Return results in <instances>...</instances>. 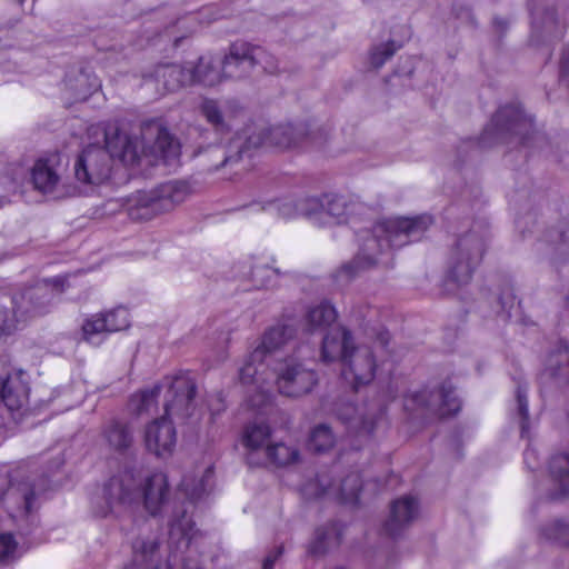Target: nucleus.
I'll return each mask as SVG.
<instances>
[{
	"label": "nucleus",
	"instance_id": "1a4fd4ad",
	"mask_svg": "<svg viewBox=\"0 0 569 569\" xmlns=\"http://www.w3.org/2000/svg\"><path fill=\"white\" fill-rule=\"evenodd\" d=\"M408 410L421 409L429 416L445 418L456 415L461 407L450 381H443L437 388H425L406 397Z\"/></svg>",
	"mask_w": 569,
	"mask_h": 569
},
{
	"label": "nucleus",
	"instance_id": "5701e85b",
	"mask_svg": "<svg viewBox=\"0 0 569 569\" xmlns=\"http://www.w3.org/2000/svg\"><path fill=\"white\" fill-rule=\"evenodd\" d=\"M151 191L161 214L172 211L191 194L189 183L180 180L162 183Z\"/></svg>",
	"mask_w": 569,
	"mask_h": 569
},
{
	"label": "nucleus",
	"instance_id": "0eeeda50",
	"mask_svg": "<svg viewBox=\"0 0 569 569\" xmlns=\"http://www.w3.org/2000/svg\"><path fill=\"white\" fill-rule=\"evenodd\" d=\"M276 67V59L266 49L243 40H237L229 46L226 53L206 54L199 58L198 66L192 71H218L226 69L270 71Z\"/></svg>",
	"mask_w": 569,
	"mask_h": 569
},
{
	"label": "nucleus",
	"instance_id": "72a5a7b5",
	"mask_svg": "<svg viewBox=\"0 0 569 569\" xmlns=\"http://www.w3.org/2000/svg\"><path fill=\"white\" fill-rule=\"evenodd\" d=\"M263 457L277 467H287L299 460L300 453L296 447L282 442L266 447Z\"/></svg>",
	"mask_w": 569,
	"mask_h": 569
},
{
	"label": "nucleus",
	"instance_id": "58836bf2",
	"mask_svg": "<svg viewBox=\"0 0 569 569\" xmlns=\"http://www.w3.org/2000/svg\"><path fill=\"white\" fill-rule=\"evenodd\" d=\"M268 360H256L252 359V351L246 358L244 363L239 369V379L243 385H257L262 386L266 381L262 378V368Z\"/></svg>",
	"mask_w": 569,
	"mask_h": 569
},
{
	"label": "nucleus",
	"instance_id": "a878e982",
	"mask_svg": "<svg viewBox=\"0 0 569 569\" xmlns=\"http://www.w3.org/2000/svg\"><path fill=\"white\" fill-rule=\"evenodd\" d=\"M550 473L555 482L556 491L551 499L569 497V451L555 455L549 465Z\"/></svg>",
	"mask_w": 569,
	"mask_h": 569
},
{
	"label": "nucleus",
	"instance_id": "393cba45",
	"mask_svg": "<svg viewBox=\"0 0 569 569\" xmlns=\"http://www.w3.org/2000/svg\"><path fill=\"white\" fill-rule=\"evenodd\" d=\"M238 268L240 277L249 280L254 289L268 287L278 274V270L267 263L250 260L239 263Z\"/></svg>",
	"mask_w": 569,
	"mask_h": 569
},
{
	"label": "nucleus",
	"instance_id": "4d7b16f0",
	"mask_svg": "<svg viewBox=\"0 0 569 569\" xmlns=\"http://www.w3.org/2000/svg\"><path fill=\"white\" fill-rule=\"evenodd\" d=\"M282 553V547H279L277 551L273 555H269L266 557L262 569H273V565L277 560V558Z\"/></svg>",
	"mask_w": 569,
	"mask_h": 569
},
{
	"label": "nucleus",
	"instance_id": "423d86ee",
	"mask_svg": "<svg viewBox=\"0 0 569 569\" xmlns=\"http://www.w3.org/2000/svg\"><path fill=\"white\" fill-rule=\"evenodd\" d=\"M488 240L489 231L475 227L457 239L448 258V282L461 287L471 281L486 252Z\"/></svg>",
	"mask_w": 569,
	"mask_h": 569
},
{
	"label": "nucleus",
	"instance_id": "603ef678",
	"mask_svg": "<svg viewBox=\"0 0 569 569\" xmlns=\"http://www.w3.org/2000/svg\"><path fill=\"white\" fill-rule=\"evenodd\" d=\"M189 520L186 518V515L183 513L181 520H173L170 523V530L171 533H173L176 530L180 531L182 536L187 535V531L189 529Z\"/></svg>",
	"mask_w": 569,
	"mask_h": 569
},
{
	"label": "nucleus",
	"instance_id": "680f3d73",
	"mask_svg": "<svg viewBox=\"0 0 569 569\" xmlns=\"http://www.w3.org/2000/svg\"><path fill=\"white\" fill-rule=\"evenodd\" d=\"M182 38H174L173 39V47H178L179 46V42L181 41Z\"/></svg>",
	"mask_w": 569,
	"mask_h": 569
},
{
	"label": "nucleus",
	"instance_id": "aec40b11",
	"mask_svg": "<svg viewBox=\"0 0 569 569\" xmlns=\"http://www.w3.org/2000/svg\"><path fill=\"white\" fill-rule=\"evenodd\" d=\"M0 398L10 411L19 410L28 403L29 387L21 371L8 375L6 379L0 378Z\"/></svg>",
	"mask_w": 569,
	"mask_h": 569
},
{
	"label": "nucleus",
	"instance_id": "f3484780",
	"mask_svg": "<svg viewBox=\"0 0 569 569\" xmlns=\"http://www.w3.org/2000/svg\"><path fill=\"white\" fill-rule=\"evenodd\" d=\"M161 74L154 78L153 73H148L144 77L146 84L162 81L167 92H174L182 87L183 83L202 84L204 87H214L221 83L227 77L226 73H157Z\"/></svg>",
	"mask_w": 569,
	"mask_h": 569
},
{
	"label": "nucleus",
	"instance_id": "4be33fe9",
	"mask_svg": "<svg viewBox=\"0 0 569 569\" xmlns=\"http://www.w3.org/2000/svg\"><path fill=\"white\" fill-rule=\"evenodd\" d=\"M271 428L266 422H250L248 423L241 435V443L248 451V460L250 463L259 465L254 455L262 452L264 455L266 447L270 446Z\"/></svg>",
	"mask_w": 569,
	"mask_h": 569
},
{
	"label": "nucleus",
	"instance_id": "bf43d9fd",
	"mask_svg": "<svg viewBox=\"0 0 569 569\" xmlns=\"http://www.w3.org/2000/svg\"><path fill=\"white\" fill-rule=\"evenodd\" d=\"M493 24L500 30H506L508 27V22L502 18H495Z\"/></svg>",
	"mask_w": 569,
	"mask_h": 569
},
{
	"label": "nucleus",
	"instance_id": "9b49d317",
	"mask_svg": "<svg viewBox=\"0 0 569 569\" xmlns=\"http://www.w3.org/2000/svg\"><path fill=\"white\" fill-rule=\"evenodd\" d=\"M273 371L279 392L287 397L305 396L318 383L316 370L296 357L283 359L273 368Z\"/></svg>",
	"mask_w": 569,
	"mask_h": 569
},
{
	"label": "nucleus",
	"instance_id": "bb28decb",
	"mask_svg": "<svg viewBox=\"0 0 569 569\" xmlns=\"http://www.w3.org/2000/svg\"><path fill=\"white\" fill-rule=\"evenodd\" d=\"M338 416L357 435L369 436L375 429L376 413H363L353 405H347Z\"/></svg>",
	"mask_w": 569,
	"mask_h": 569
},
{
	"label": "nucleus",
	"instance_id": "e2e57ef3",
	"mask_svg": "<svg viewBox=\"0 0 569 569\" xmlns=\"http://www.w3.org/2000/svg\"><path fill=\"white\" fill-rule=\"evenodd\" d=\"M183 569H200L197 566L184 565Z\"/></svg>",
	"mask_w": 569,
	"mask_h": 569
},
{
	"label": "nucleus",
	"instance_id": "13d9d810",
	"mask_svg": "<svg viewBox=\"0 0 569 569\" xmlns=\"http://www.w3.org/2000/svg\"><path fill=\"white\" fill-rule=\"evenodd\" d=\"M559 71H569V48H565L561 52Z\"/></svg>",
	"mask_w": 569,
	"mask_h": 569
},
{
	"label": "nucleus",
	"instance_id": "5fc2aeb1",
	"mask_svg": "<svg viewBox=\"0 0 569 569\" xmlns=\"http://www.w3.org/2000/svg\"><path fill=\"white\" fill-rule=\"evenodd\" d=\"M390 341V333L387 330H381L377 333L375 345L379 347L380 349L385 350L387 349Z\"/></svg>",
	"mask_w": 569,
	"mask_h": 569
},
{
	"label": "nucleus",
	"instance_id": "dca6fc26",
	"mask_svg": "<svg viewBox=\"0 0 569 569\" xmlns=\"http://www.w3.org/2000/svg\"><path fill=\"white\" fill-rule=\"evenodd\" d=\"M419 502L412 496H403L390 506V516L385 530L391 537L400 536L419 516Z\"/></svg>",
	"mask_w": 569,
	"mask_h": 569
},
{
	"label": "nucleus",
	"instance_id": "49530a36",
	"mask_svg": "<svg viewBox=\"0 0 569 569\" xmlns=\"http://www.w3.org/2000/svg\"><path fill=\"white\" fill-rule=\"evenodd\" d=\"M20 321L22 320L19 313L14 311V313L11 315L8 309L0 307V337L13 333Z\"/></svg>",
	"mask_w": 569,
	"mask_h": 569
},
{
	"label": "nucleus",
	"instance_id": "0e129e2a",
	"mask_svg": "<svg viewBox=\"0 0 569 569\" xmlns=\"http://www.w3.org/2000/svg\"><path fill=\"white\" fill-rule=\"evenodd\" d=\"M163 36H164V37H167V38H168V40H171L170 36L168 34V30H166V32H164V34H163Z\"/></svg>",
	"mask_w": 569,
	"mask_h": 569
},
{
	"label": "nucleus",
	"instance_id": "f257e3e1",
	"mask_svg": "<svg viewBox=\"0 0 569 569\" xmlns=\"http://www.w3.org/2000/svg\"><path fill=\"white\" fill-rule=\"evenodd\" d=\"M180 156V143L167 128L157 121H149L141 127V136L117 134L106 137V147L90 144L82 150L74 162V177L84 184H101L112 171L113 158L127 166H134L142 160L149 166L160 162L171 164Z\"/></svg>",
	"mask_w": 569,
	"mask_h": 569
},
{
	"label": "nucleus",
	"instance_id": "a211bd4d",
	"mask_svg": "<svg viewBox=\"0 0 569 569\" xmlns=\"http://www.w3.org/2000/svg\"><path fill=\"white\" fill-rule=\"evenodd\" d=\"M317 483L320 488L317 496H328L343 503H356L362 487V480L358 472L348 475L339 485L329 482L326 476L318 477Z\"/></svg>",
	"mask_w": 569,
	"mask_h": 569
},
{
	"label": "nucleus",
	"instance_id": "f704fd0d",
	"mask_svg": "<svg viewBox=\"0 0 569 569\" xmlns=\"http://www.w3.org/2000/svg\"><path fill=\"white\" fill-rule=\"evenodd\" d=\"M34 187L42 192H51L59 182V176L47 160H38L32 169Z\"/></svg>",
	"mask_w": 569,
	"mask_h": 569
},
{
	"label": "nucleus",
	"instance_id": "2eb2a0df",
	"mask_svg": "<svg viewBox=\"0 0 569 569\" xmlns=\"http://www.w3.org/2000/svg\"><path fill=\"white\" fill-rule=\"evenodd\" d=\"M142 496L144 509L151 516H158L169 502L170 488L166 473L154 472L140 479L139 496Z\"/></svg>",
	"mask_w": 569,
	"mask_h": 569
},
{
	"label": "nucleus",
	"instance_id": "a19ab883",
	"mask_svg": "<svg viewBox=\"0 0 569 569\" xmlns=\"http://www.w3.org/2000/svg\"><path fill=\"white\" fill-rule=\"evenodd\" d=\"M569 368V347L565 343L551 351L546 359V370L550 376L556 377L562 370Z\"/></svg>",
	"mask_w": 569,
	"mask_h": 569
},
{
	"label": "nucleus",
	"instance_id": "864d4df0",
	"mask_svg": "<svg viewBox=\"0 0 569 569\" xmlns=\"http://www.w3.org/2000/svg\"><path fill=\"white\" fill-rule=\"evenodd\" d=\"M516 296L512 292V289H508L506 293H502L499 297V302L503 310H510L515 305Z\"/></svg>",
	"mask_w": 569,
	"mask_h": 569
},
{
	"label": "nucleus",
	"instance_id": "ddd939ff",
	"mask_svg": "<svg viewBox=\"0 0 569 569\" xmlns=\"http://www.w3.org/2000/svg\"><path fill=\"white\" fill-rule=\"evenodd\" d=\"M198 111L214 134L222 137L231 132L232 121L242 112V108L236 101L228 100L221 103L216 99L203 98L198 106Z\"/></svg>",
	"mask_w": 569,
	"mask_h": 569
},
{
	"label": "nucleus",
	"instance_id": "20e7f679",
	"mask_svg": "<svg viewBox=\"0 0 569 569\" xmlns=\"http://www.w3.org/2000/svg\"><path fill=\"white\" fill-rule=\"evenodd\" d=\"M164 400V416L153 420L146 428L144 442L148 451L157 457L170 456L176 447L177 437L172 419H186L192 415L196 383L188 373H178L168 378Z\"/></svg>",
	"mask_w": 569,
	"mask_h": 569
},
{
	"label": "nucleus",
	"instance_id": "4c0bfd02",
	"mask_svg": "<svg viewBox=\"0 0 569 569\" xmlns=\"http://www.w3.org/2000/svg\"><path fill=\"white\" fill-rule=\"evenodd\" d=\"M211 477V468H207L198 480L190 476H184L179 485V490L182 491L189 500L196 501L207 492L208 481Z\"/></svg>",
	"mask_w": 569,
	"mask_h": 569
},
{
	"label": "nucleus",
	"instance_id": "f8f14e48",
	"mask_svg": "<svg viewBox=\"0 0 569 569\" xmlns=\"http://www.w3.org/2000/svg\"><path fill=\"white\" fill-rule=\"evenodd\" d=\"M377 370V360L372 347H355L342 363L343 379L357 390L370 383Z\"/></svg>",
	"mask_w": 569,
	"mask_h": 569
},
{
	"label": "nucleus",
	"instance_id": "7c9ffc66",
	"mask_svg": "<svg viewBox=\"0 0 569 569\" xmlns=\"http://www.w3.org/2000/svg\"><path fill=\"white\" fill-rule=\"evenodd\" d=\"M66 87L77 101L86 100L101 87L96 73H71L66 79Z\"/></svg>",
	"mask_w": 569,
	"mask_h": 569
},
{
	"label": "nucleus",
	"instance_id": "9d476101",
	"mask_svg": "<svg viewBox=\"0 0 569 569\" xmlns=\"http://www.w3.org/2000/svg\"><path fill=\"white\" fill-rule=\"evenodd\" d=\"M66 278L44 279L26 289L14 298L16 312L21 320L46 315L50 311L54 297L64 290Z\"/></svg>",
	"mask_w": 569,
	"mask_h": 569
},
{
	"label": "nucleus",
	"instance_id": "37998d69",
	"mask_svg": "<svg viewBox=\"0 0 569 569\" xmlns=\"http://www.w3.org/2000/svg\"><path fill=\"white\" fill-rule=\"evenodd\" d=\"M400 48L401 44H397L395 41L373 46L369 52L371 67L376 69L381 68Z\"/></svg>",
	"mask_w": 569,
	"mask_h": 569
},
{
	"label": "nucleus",
	"instance_id": "473e14b6",
	"mask_svg": "<svg viewBox=\"0 0 569 569\" xmlns=\"http://www.w3.org/2000/svg\"><path fill=\"white\" fill-rule=\"evenodd\" d=\"M306 325L310 331L322 330L331 326L337 319L336 309L327 303L321 302L311 307L306 315Z\"/></svg>",
	"mask_w": 569,
	"mask_h": 569
},
{
	"label": "nucleus",
	"instance_id": "4468645a",
	"mask_svg": "<svg viewBox=\"0 0 569 569\" xmlns=\"http://www.w3.org/2000/svg\"><path fill=\"white\" fill-rule=\"evenodd\" d=\"M293 323L278 322L264 330L259 343L252 350V359L269 360L283 350L296 337Z\"/></svg>",
	"mask_w": 569,
	"mask_h": 569
},
{
	"label": "nucleus",
	"instance_id": "c85d7f7f",
	"mask_svg": "<svg viewBox=\"0 0 569 569\" xmlns=\"http://www.w3.org/2000/svg\"><path fill=\"white\" fill-rule=\"evenodd\" d=\"M161 387L153 386L151 389H143L133 393L128 402V410L136 417L148 416L157 409L158 397Z\"/></svg>",
	"mask_w": 569,
	"mask_h": 569
},
{
	"label": "nucleus",
	"instance_id": "f03ea898",
	"mask_svg": "<svg viewBox=\"0 0 569 569\" xmlns=\"http://www.w3.org/2000/svg\"><path fill=\"white\" fill-rule=\"evenodd\" d=\"M432 217L419 214L415 217H396L377 223L371 232L362 238L359 252L355 259L341 267L340 279H349L359 271L367 270L379 263V257L390 248H402L422 239L432 224Z\"/></svg>",
	"mask_w": 569,
	"mask_h": 569
},
{
	"label": "nucleus",
	"instance_id": "09e8293b",
	"mask_svg": "<svg viewBox=\"0 0 569 569\" xmlns=\"http://www.w3.org/2000/svg\"><path fill=\"white\" fill-rule=\"evenodd\" d=\"M280 216L283 218H295L299 216L297 199H287L277 204Z\"/></svg>",
	"mask_w": 569,
	"mask_h": 569
},
{
	"label": "nucleus",
	"instance_id": "b1692460",
	"mask_svg": "<svg viewBox=\"0 0 569 569\" xmlns=\"http://www.w3.org/2000/svg\"><path fill=\"white\" fill-rule=\"evenodd\" d=\"M3 501L8 508L16 506L12 517L28 516L33 510L34 490L29 483H11L3 493Z\"/></svg>",
	"mask_w": 569,
	"mask_h": 569
},
{
	"label": "nucleus",
	"instance_id": "e433bc0d",
	"mask_svg": "<svg viewBox=\"0 0 569 569\" xmlns=\"http://www.w3.org/2000/svg\"><path fill=\"white\" fill-rule=\"evenodd\" d=\"M101 312L87 318L81 327L82 338L88 343L99 346L108 333Z\"/></svg>",
	"mask_w": 569,
	"mask_h": 569
},
{
	"label": "nucleus",
	"instance_id": "412c9836",
	"mask_svg": "<svg viewBox=\"0 0 569 569\" xmlns=\"http://www.w3.org/2000/svg\"><path fill=\"white\" fill-rule=\"evenodd\" d=\"M122 207L132 221H149L161 214L151 190L137 191L123 200Z\"/></svg>",
	"mask_w": 569,
	"mask_h": 569
},
{
	"label": "nucleus",
	"instance_id": "6e6d98bb",
	"mask_svg": "<svg viewBox=\"0 0 569 569\" xmlns=\"http://www.w3.org/2000/svg\"><path fill=\"white\" fill-rule=\"evenodd\" d=\"M525 463L530 468L535 469L537 467V452L532 448H527L525 450Z\"/></svg>",
	"mask_w": 569,
	"mask_h": 569
},
{
	"label": "nucleus",
	"instance_id": "39448f33",
	"mask_svg": "<svg viewBox=\"0 0 569 569\" xmlns=\"http://www.w3.org/2000/svg\"><path fill=\"white\" fill-rule=\"evenodd\" d=\"M140 476L133 468H126L112 476L90 500L91 512L97 518L119 517L139 499Z\"/></svg>",
	"mask_w": 569,
	"mask_h": 569
},
{
	"label": "nucleus",
	"instance_id": "c756f323",
	"mask_svg": "<svg viewBox=\"0 0 569 569\" xmlns=\"http://www.w3.org/2000/svg\"><path fill=\"white\" fill-rule=\"evenodd\" d=\"M102 436L109 447L117 451L127 450L133 441L129 427L116 419L103 427Z\"/></svg>",
	"mask_w": 569,
	"mask_h": 569
},
{
	"label": "nucleus",
	"instance_id": "de8ad7c7",
	"mask_svg": "<svg viewBox=\"0 0 569 569\" xmlns=\"http://www.w3.org/2000/svg\"><path fill=\"white\" fill-rule=\"evenodd\" d=\"M17 550V542L12 535L3 533L0 535V560L10 561L14 558Z\"/></svg>",
	"mask_w": 569,
	"mask_h": 569
},
{
	"label": "nucleus",
	"instance_id": "79ce46f5",
	"mask_svg": "<svg viewBox=\"0 0 569 569\" xmlns=\"http://www.w3.org/2000/svg\"><path fill=\"white\" fill-rule=\"evenodd\" d=\"M108 333L124 330L130 326L129 311L126 308L118 307L108 312H101Z\"/></svg>",
	"mask_w": 569,
	"mask_h": 569
},
{
	"label": "nucleus",
	"instance_id": "ea45409f",
	"mask_svg": "<svg viewBox=\"0 0 569 569\" xmlns=\"http://www.w3.org/2000/svg\"><path fill=\"white\" fill-rule=\"evenodd\" d=\"M336 442V436L331 428L326 423L316 426L310 433L309 447L313 451L325 452L333 447Z\"/></svg>",
	"mask_w": 569,
	"mask_h": 569
},
{
	"label": "nucleus",
	"instance_id": "c9c22d12",
	"mask_svg": "<svg viewBox=\"0 0 569 569\" xmlns=\"http://www.w3.org/2000/svg\"><path fill=\"white\" fill-rule=\"evenodd\" d=\"M540 533L546 540L569 549V519H553L541 527Z\"/></svg>",
	"mask_w": 569,
	"mask_h": 569
},
{
	"label": "nucleus",
	"instance_id": "2f4dec72",
	"mask_svg": "<svg viewBox=\"0 0 569 569\" xmlns=\"http://www.w3.org/2000/svg\"><path fill=\"white\" fill-rule=\"evenodd\" d=\"M322 220L326 223H343L349 214V206L345 197L338 194L322 196Z\"/></svg>",
	"mask_w": 569,
	"mask_h": 569
},
{
	"label": "nucleus",
	"instance_id": "7ed1b4c3",
	"mask_svg": "<svg viewBox=\"0 0 569 569\" xmlns=\"http://www.w3.org/2000/svg\"><path fill=\"white\" fill-rule=\"evenodd\" d=\"M329 132L323 127H312L307 123L279 124L267 130H261L247 137L242 143L241 138L232 141L233 148L237 149L234 154L228 153L224 148L214 146L209 150V164L210 170H217L229 163L238 162L242 154L248 152L251 148L260 146H271L281 150L299 147L303 144H311L320 148L328 139Z\"/></svg>",
	"mask_w": 569,
	"mask_h": 569
},
{
	"label": "nucleus",
	"instance_id": "3c124183",
	"mask_svg": "<svg viewBox=\"0 0 569 569\" xmlns=\"http://www.w3.org/2000/svg\"><path fill=\"white\" fill-rule=\"evenodd\" d=\"M559 237L560 241L557 244V249L560 252L569 253V222L565 226L563 229L560 230Z\"/></svg>",
	"mask_w": 569,
	"mask_h": 569
},
{
	"label": "nucleus",
	"instance_id": "69168bd1",
	"mask_svg": "<svg viewBox=\"0 0 569 569\" xmlns=\"http://www.w3.org/2000/svg\"><path fill=\"white\" fill-rule=\"evenodd\" d=\"M24 0H19L20 3H22Z\"/></svg>",
	"mask_w": 569,
	"mask_h": 569
},
{
	"label": "nucleus",
	"instance_id": "c03bdc74",
	"mask_svg": "<svg viewBox=\"0 0 569 569\" xmlns=\"http://www.w3.org/2000/svg\"><path fill=\"white\" fill-rule=\"evenodd\" d=\"M299 216L322 220V197H303L297 199Z\"/></svg>",
	"mask_w": 569,
	"mask_h": 569
},
{
	"label": "nucleus",
	"instance_id": "6ab92c4d",
	"mask_svg": "<svg viewBox=\"0 0 569 569\" xmlns=\"http://www.w3.org/2000/svg\"><path fill=\"white\" fill-rule=\"evenodd\" d=\"M353 348L351 332L345 327H336L323 337L321 359L325 362L340 360L343 363Z\"/></svg>",
	"mask_w": 569,
	"mask_h": 569
},
{
	"label": "nucleus",
	"instance_id": "cd10ccee",
	"mask_svg": "<svg viewBox=\"0 0 569 569\" xmlns=\"http://www.w3.org/2000/svg\"><path fill=\"white\" fill-rule=\"evenodd\" d=\"M132 549L133 560L126 569H170L167 563L153 566V556L158 549L156 540L137 539Z\"/></svg>",
	"mask_w": 569,
	"mask_h": 569
},
{
	"label": "nucleus",
	"instance_id": "a18cd8bd",
	"mask_svg": "<svg viewBox=\"0 0 569 569\" xmlns=\"http://www.w3.org/2000/svg\"><path fill=\"white\" fill-rule=\"evenodd\" d=\"M517 405H518V415L521 418L520 427H521V436L527 437L529 431V411H528V398H527V387L519 385L517 387Z\"/></svg>",
	"mask_w": 569,
	"mask_h": 569
},
{
	"label": "nucleus",
	"instance_id": "052dcab7",
	"mask_svg": "<svg viewBox=\"0 0 569 569\" xmlns=\"http://www.w3.org/2000/svg\"><path fill=\"white\" fill-rule=\"evenodd\" d=\"M560 81L569 84V73H562Z\"/></svg>",
	"mask_w": 569,
	"mask_h": 569
},
{
	"label": "nucleus",
	"instance_id": "8fccbe9b",
	"mask_svg": "<svg viewBox=\"0 0 569 569\" xmlns=\"http://www.w3.org/2000/svg\"><path fill=\"white\" fill-rule=\"evenodd\" d=\"M329 533L325 529L316 531L315 541L310 546V552L313 555H321L327 551V539Z\"/></svg>",
	"mask_w": 569,
	"mask_h": 569
},
{
	"label": "nucleus",
	"instance_id": "6e6552de",
	"mask_svg": "<svg viewBox=\"0 0 569 569\" xmlns=\"http://www.w3.org/2000/svg\"><path fill=\"white\" fill-rule=\"evenodd\" d=\"M487 138L505 143L517 141L522 147L540 146L545 142V137L533 131L532 119L516 104L501 107L497 111L483 132L482 139Z\"/></svg>",
	"mask_w": 569,
	"mask_h": 569
}]
</instances>
